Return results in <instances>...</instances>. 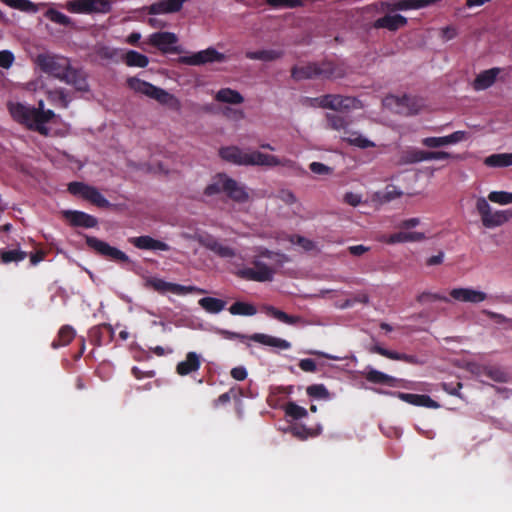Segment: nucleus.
Masks as SVG:
<instances>
[{"mask_svg":"<svg viewBox=\"0 0 512 512\" xmlns=\"http://www.w3.org/2000/svg\"><path fill=\"white\" fill-rule=\"evenodd\" d=\"M198 303L206 312L211 314L221 312L226 306L225 301L214 297L201 298Z\"/></svg>","mask_w":512,"mask_h":512,"instance_id":"33","label":"nucleus"},{"mask_svg":"<svg viewBox=\"0 0 512 512\" xmlns=\"http://www.w3.org/2000/svg\"><path fill=\"white\" fill-rule=\"evenodd\" d=\"M486 198L489 199L490 202L500 206L512 204V192L509 191L493 190L489 192Z\"/></svg>","mask_w":512,"mask_h":512,"instance_id":"36","label":"nucleus"},{"mask_svg":"<svg viewBox=\"0 0 512 512\" xmlns=\"http://www.w3.org/2000/svg\"><path fill=\"white\" fill-rule=\"evenodd\" d=\"M248 150L238 146H227L220 149L219 153L223 160L235 165L248 166Z\"/></svg>","mask_w":512,"mask_h":512,"instance_id":"20","label":"nucleus"},{"mask_svg":"<svg viewBox=\"0 0 512 512\" xmlns=\"http://www.w3.org/2000/svg\"><path fill=\"white\" fill-rule=\"evenodd\" d=\"M68 190L71 194L82 197L99 207H107L108 200L94 187L80 182L70 183Z\"/></svg>","mask_w":512,"mask_h":512,"instance_id":"10","label":"nucleus"},{"mask_svg":"<svg viewBox=\"0 0 512 512\" xmlns=\"http://www.w3.org/2000/svg\"><path fill=\"white\" fill-rule=\"evenodd\" d=\"M489 202L484 196L475 197V208L484 227L496 228L512 219V210L493 209Z\"/></svg>","mask_w":512,"mask_h":512,"instance_id":"6","label":"nucleus"},{"mask_svg":"<svg viewBox=\"0 0 512 512\" xmlns=\"http://www.w3.org/2000/svg\"><path fill=\"white\" fill-rule=\"evenodd\" d=\"M381 355L387 357V358H390V359H393V360H404V361H409L410 358L405 355V354H400V353H397V352H394V351H390V350H387V349H383V348H379L377 350Z\"/></svg>","mask_w":512,"mask_h":512,"instance_id":"57","label":"nucleus"},{"mask_svg":"<svg viewBox=\"0 0 512 512\" xmlns=\"http://www.w3.org/2000/svg\"><path fill=\"white\" fill-rule=\"evenodd\" d=\"M8 109L15 121L44 135L59 121V117L52 110L44 109L43 99L38 100L37 108L20 102H10Z\"/></svg>","mask_w":512,"mask_h":512,"instance_id":"2","label":"nucleus"},{"mask_svg":"<svg viewBox=\"0 0 512 512\" xmlns=\"http://www.w3.org/2000/svg\"><path fill=\"white\" fill-rule=\"evenodd\" d=\"M449 294L453 300L462 303L477 304L487 299L484 291L472 287L453 288Z\"/></svg>","mask_w":512,"mask_h":512,"instance_id":"14","label":"nucleus"},{"mask_svg":"<svg viewBox=\"0 0 512 512\" xmlns=\"http://www.w3.org/2000/svg\"><path fill=\"white\" fill-rule=\"evenodd\" d=\"M231 375L235 380L241 381L247 377V371L244 367H235L231 370Z\"/></svg>","mask_w":512,"mask_h":512,"instance_id":"63","label":"nucleus"},{"mask_svg":"<svg viewBox=\"0 0 512 512\" xmlns=\"http://www.w3.org/2000/svg\"><path fill=\"white\" fill-rule=\"evenodd\" d=\"M307 394L314 399H329L330 394L323 384L310 385L306 389Z\"/></svg>","mask_w":512,"mask_h":512,"instance_id":"42","label":"nucleus"},{"mask_svg":"<svg viewBox=\"0 0 512 512\" xmlns=\"http://www.w3.org/2000/svg\"><path fill=\"white\" fill-rule=\"evenodd\" d=\"M0 257L3 263L20 262L27 257L26 252L20 249L1 250Z\"/></svg>","mask_w":512,"mask_h":512,"instance_id":"40","label":"nucleus"},{"mask_svg":"<svg viewBox=\"0 0 512 512\" xmlns=\"http://www.w3.org/2000/svg\"><path fill=\"white\" fill-rule=\"evenodd\" d=\"M345 201L351 206H358L362 202V196L358 193L348 192L344 197Z\"/></svg>","mask_w":512,"mask_h":512,"instance_id":"60","label":"nucleus"},{"mask_svg":"<svg viewBox=\"0 0 512 512\" xmlns=\"http://www.w3.org/2000/svg\"><path fill=\"white\" fill-rule=\"evenodd\" d=\"M275 319L282 323L288 324V325H295L298 323H303V320L301 317L294 316V315H288L287 313H285L282 310H278Z\"/></svg>","mask_w":512,"mask_h":512,"instance_id":"49","label":"nucleus"},{"mask_svg":"<svg viewBox=\"0 0 512 512\" xmlns=\"http://www.w3.org/2000/svg\"><path fill=\"white\" fill-rule=\"evenodd\" d=\"M290 241L293 245L298 246L304 251H310L315 248V244L313 243V241L300 235L292 236Z\"/></svg>","mask_w":512,"mask_h":512,"instance_id":"47","label":"nucleus"},{"mask_svg":"<svg viewBox=\"0 0 512 512\" xmlns=\"http://www.w3.org/2000/svg\"><path fill=\"white\" fill-rule=\"evenodd\" d=\"M182 8V0H161L149 8L150 14H167L179 11Z\"/></svg>","mask_w":512,"mask_h":512,"instance_id":"29","label":"nucleus"},{"mask_svg":"<svg viewBox=\"0 0 512 512\" xmlns=\"http://www.w3.org/2000/svg\"><path fill=\"white\" fill-rule=\"evenodd\" d=\"M443 260H444V253L443 252H439L438 254L429 257L427 259L426 263L429 266H435V265L441 264L443 262Z\"/></svg>","mask_w":512,"mask_h":512,"instance_id":"64","label":"nucleus"},{"mask_svg":"<svg viewBox=\"0 0 512 512\" xmlns=\"http://www.w3.org/2000/svg\"><path fill=\"white\" fill-rule=\"evenodd\" d=\"M366 378L367 380L374 383H390L394 381V378H392L391 376L374 369H370L367 372Z\"/></svg>","mask_w":512,"mask_h":512,"instance_id":"45","label":"nucleus"},{"mask_svg":"<svg viewBox=\"0 0 512 512\" xmlns=\"http://www.w3.org/2000/svg\"><path fill=\"white\" fill-rule=\"evenodd\" d=\"M483 163L489 168H506L512 166V153H495L487 156Z\"/></svg>","mask_w":512,"mask_h":512,"instance_id":"31","label":"nucleus"},{"mask_svg":"<svg viewBox=\"0 0 512 512\" xmlns=\"http://www.w3.org/2000/svg\"><path fill=\"white\" fill-rule=\"evenodd\" d=\"M232 315L253 316L257 313L256 307L247 302H235L229 308Z\"/></svg>","mask_w":512,"mask_h":512,"instance_id":"37","label":"nucleus"},{"mask_svg":"<svg viewBox=\"0 0 512 512\" xmlns=\"http://www.w3.org/2000/svg\"><path fill=\"white\" fill-rule=\"evenodd\" d=\"M285 413L287 416L294 420H298L307 416L308 412L304 407H301L295 403H289L285 407Z\"/></svg>","mask_w":512,"mask_h":512,"instance_id":"44","label":"nucleus"},{"mask_svg":"<svg viewBox=\"0 0 512 512\" xmlns=\"http://www.w3.org/2000/svg\"><path fill=\"white\" fill-rule=\"evenodd\" d=\"M437 0H396L382 4L384 11H407L416 10L435 3Z\"/></svg>","mask_w":512,"mask_h":512,"instance_id":"19","label":"nucleus"},{"mask_svg":"<svg viewBox=\"0 0 512 512\" xmlns=\"http://www.w3.org/2000/svg\"><path fill=\"white\" fill-rule=\"evenodd\" d=\"M407 24L406 17L400 14L386 15L375 21L374 26L376 28H385L390 31H395Z\"/></svg>","mask_w":512,"mask_h":512,"instance_id":"28","label":"nucleus"},{"mask_svg":"<svg viewBox=\"0 0 512 512\" xmlns=\"http://www.w3.org/2000/svg\"><path fill=\"white\" fill-rule=\"evenodd\" d=\"M327 121L330 128L342 132V135L345 130H348L345 119L340 116L329 114L327 115Z\"/></svg>","mask_w":512,"mask_h":512,"instance_id":"46","label":"nucleus"},{"mask_svg":"<svg viewBox=\"0 0 512 512\" xmlns=\"http://www.w3.org/2000/svg\"><path fill=\"white\" fill-rule=\"evenodd\" d=\"M321 430L322 428L320 425H318L316 428H306L304 426L293 425L290 428L291 433L302 440L319 435Z\"/></svg>","mask_w":512,"mask_h":512,"instance_id":"38","label":"nucleus"},{"mask_svg":"<svg viewBox=\"0 0 512 512\" xmlns=\"http://www.w3.org/2000/svg\"><path fill=\"white\" fill-rule=\"evenodd\" d=\"M226 60V56L214 48H208L197 53H194L189 56H184L181 58V62L188 65H201L205 63L212 62H224Z\"/></svg>","mask_w":512,"mask_h":512,"instance_id":"15","label":"nucleus"},{"mask_svg":"<svg viewBox=\"0 0 512 512\" xmlns=\"http://www.w3.org/2000/svg\"><path fill=\"white\" fill-rule=\"evenodd\" d=\"M501 72L502 69L499 67H493L479 72L472 83L473 89L475 91H483L492 87L497 81Z\"/></svg>","mask_w":512,"mask_h":512,"instance_id":"17","label":"nucleus"},{"mask_svg":"<svg viewBox=\"0 0 512 512\" xmlns=\"http://www.w3.org/2000/svg\"><path fill=\"white\" fill-rule=\"evenodd\" d=\"M146 285L160 293H172L175 295H186L196 288L192 286H182L179 284L167 282L158 277H150L146 280Z\"/></svg>","mask_w":512,"mask_h":512,"instance_id":"13","label":"nucleus"},{"mask_svg":"<svg viewBox=\"0 0 512 512\" xmlns=\"http://www.w3.org/2000/svg\"><path fill=\"white\" fill-rule=\"evenodd\" d=\"M215 100L225 104L238 105L244 101L243 96L236 90L222 88L215 93Z\"/></svg>","mask_w":512,"mask_h":512,"instance_id":"32","label":"nucleus"},{"mask_svg":"<svg viewBox=\"0 0 512 512\" xmlns=\"http://www.w3.org/2000/svg\"><path fill=\"white\" fill-rule=\"evenodd\" d=\"M46 16L53 22L62 24V25H68L70 24L71 20L69 17H67L65 14L56 11V10H48L46 13Z\"/></svg>","mask_w":512,"mask_h":512,"instance_id":"50","label":"nucleus"},{"mask_svg":"<svg viewBox=\"0 0 512 512\" xmlns=\"http://www.w3.org/2000/svg\"><path fill=\"white\" fill-rule=\"evenodd\" d=\"M88 0H71L65 4V8L77 14H88Z\"/></svg>","mask_w":512,"mask_h":512,"instance_id":"43","label":"nucleus"},{"mask_svg":"<svg viewBox=\"0 0 512 512\" xmlns=\"http://www.w3.org/2000/svg\"><path fill=\"white\" fill-rule=\"evenodd\" d=\"M245 262L235 273L247 280L271 281L277 271L288 262L286 255L269 250L262 246H254L250 253L245 251Z\"/></svg>","mask_w":512,"mask_h":512,"instance_id":"1","label":"nucleus"},{"mask_svg":"<svg viewBox=\"0 0 512 512\" xmlns=\"http://www.w3.org/2000/svg\"><path fill=\"white\" fill-rule=\"evenodd\" d=\"M417 300L421 303H426V302H434L437 300H446V299L444 297H441L438 294H434L431 292H422L421 294H419L417 296Z\"/></svg>","mask_w":512,"mask_h":512,"instance_id":"58","label":"nucleus"},{"mask_svg":"<svg viewBox=\"0 0 512 512\" xmlns=\"http://www.w3.org/2000/svg\"><path fill=\"white\" fill-rule=\"evenodd\" d=\"M88 14L107 13L111 9V0H88Z\"/></svg>","mask_w":512,"mask_h":512,"instance_id":"41","label":"nucleus"},{"mask_svg":"<svg viewBox=\"0 0 512 512\" xmlns=\"http://www.w3.org/2000/svg\"><path fill=\"white\" fill-rule=\"evenodd\" d=\"M201 365V357L195 352H189L186 358L179 362L176 371L181 376H186L192 372L197 371Z\"/></svg>","mask_w":512,"mask_h":512,"instance_id":"26","label":"nucleus"},{"mask_svg":"<svg viewBox=\"0 0 512 512\" xmlns=\"http://www.w3.org/2000/svg\"><path fill=\"white\" fill-rule=\"evenodd\" d=\"M124 61L130 67L145 68L149 64V59L146 55L134 50H130L125 54Z\"/></svg>","mask_w":512,"mask_h":512,"instance_id":"35","label":"nucleus"},{"mask_svg":"<svg viewBox=\"0 0 512 512\" xmlns=\"http://www.w3.org/2000/svg\"><path fill=\"white\" fill-rule=\"evenodd\" d=\"M267 3L273 7H296L301 5V0H266Z\"/></svg>","mask_w":512,"mask_h":512,"instance_id":"54","label":"nucleus"},{"mask_svg":"<svg viewBox=\"0 0 512 512\" xmlns=\"http://www.w3.org/2000/svg\"><path fill=\"white\" fill-rule=\"evenodd\" d=\"M224 193H226L228 197L236 202L244 203L249 200V193L246 187L228 176L226 179Z\"/></svg>","mask_w":512,"mask_h":512,"instance_id":"21","label":"nucleus"},{"mask_svg":"<svg viewBox=\"0 0 512 512\" xmlns=\"http://www.w3.org/2000/svg\"><path fill=\"white\" fill-rule=\"evenodd\" d=\"M299 367L306 372H314L316 370V364L312 359H302Z\"/></svg>","mask_w":512,"mask_h":512,"instance_id":"62","label":"nucleus"},{"mask_svg":"<svg viewBox=\"0 0 512 512\" xmlns=\"http://www.w3.org/2000/svg\"><path fill=\"white\" fill-rule=\"evenodd\" d=\"M87 244L98 253L113 260L121 262H127L129 260V257L124 252L97 238H88Z\"/></svg>","mask_w":512,"mask_h":512,"instance_id":"16","label":"nucleus"},{"mask_svg":"<svg viewBox=\"0 0 512 512\" xmlns=\"http://www.w3.org/2000/svg\"><path fill=\"white\" fill-rule=\"evenodd\" d=\"M442 38L446 41L452 40L457 36V29L452 26H447L441 31Z\"/></svg>","mask_w":512,"mask_h":512,"instance_id":"61","label":"nucleus"},{"mask_svg":"<svg viewBox=\"0 0 512 512\" xmlns=\"http://www.w3.org/2000/svg\"><path fill=\"white\" fill-rule=\"evenodd\" d=\"M33 62L39 70L60 80L63 79L71 66L69 59L50 53L38 54Z\"/></svg>","mask_w":512,"mask_h":512,"instance_id":"7","label":"nucleus"},{"mask_svg":"<svg viewBox=\"0 0 512 512\" xmlns=\"http://www.w3.org/2000/svg\"><path fill=\"white\" fill-rule=\"evenodd\" d=\"M15 61V56L10 50L0 51V68L9 69Z\"/></svg>","mask_w":512,"mask_h":512,"instance_id":"51","label":"nucleus"},{"mask_svg":"<svg viewBox=\"0 0 512 512\" xmlns=\"http://www.w3.org/2000/svg\"><path fill=\"white\" fill-rule=\"evenodd\" d=\"M5 5L24 12H37V7L29 0H0Z\"/></svg>","mask_w":512,"mask_h":512,"instance_id":"39","label":"nucleus"},{"mask_svg":"<svg viewBox=\"0 0 512 512\" xmlns=\"http://www.w3.org/2000/svg\"><path fill=\"white\" fill-rule=\"evenodd\" d=\"M65 218L73 225L83 227H94L97 223L96 219L84 212L80 211H65Z\"/></svg>","mask_w":512,"mask_h":512,"instance_id":"30","label":"nucleus"},{"mask_svg":"<svg viewBox=\"0 0 512 512\" xmlns=\"http://www.w3.org/2000/svg\"><path fill=\"white\" fill-rule=\"evenodd\" d=\"M249 339L264 346L279 350H287L291 347V344L287 340L263 333H255L251 335Z\"/></svg>","mask_w":512,"mask_h":512,"instance_id":"24","label":"nucleus"},{"mask_svg":"<svg viewBox=\"0 0 512 512\" xmlns=\"http://www.w3.org/2000/svg\"><path fill=\"white\" fill-rule=\"evenodd\" d=\"M432 238L431 225L419 217H411L399 224V231L390 235L385 241L389 244L405 242H422Z\"/></svg>","mask_w":512,"mask_h":512,"instance_id":"3","label":"nucleus"},{"mask_svg":"<svg viewBox=\"0 0 512 512\" xmlns=\"http://www.w3.org/2000/svg\"><path fill=\"white\" fill-rule=\"evenodd\" d=\"M402 194V191L398 187L390 185L382 192V198L386 201H391L400 197Z\"/></svg>","mask_w":512,"mask_h":512,"instance_id":"52","label":"nucleus"},{"mask_svg":"<svg viewBox=\"0 0 512 512\" xmlns=\"http://www.w3.org/2000/svg\"><path fill=\"white\" fill-rule=\"evenodd\" d=\"M130 242L135 247L143 250L167 251L169 249V246L165 242L150 236L134 237L130 239Z\"/></svg>","mask_w":512,"mask_h":512,"instance_id":"23","label":"nucleus"},{"mask_svg":"<svg viewBox=\"0 0 512 512\" xmlns=\"http://www.w3.org/2000/svg\"><path fill=\"white\" fill-rule=\"evenodd\" d=\"M178 37L176 34L168 31L156 32L149 35L145 43L152 45L163 53H174L177 51L176 45Z\"/></svg>","mask_w":512,"mask_h":512,"instance_id":"12","label":"nucleus"},{"mask_svg":"<svg viewBox=\"0 0 512 512\" xmlns=\"http://www.w3.org/2000/svg\"><path fill=\"white\" fill-rule=\"evenodd\" d=\"M62 81L74 86L77 90L82 92L88 91L89 88L84 73L78 69L73 68L72 66H70Z\"/></svg>","mask_w":512,"mask_h":512,"instance_id":"25","label":"nucleus"},{"mask_svg":"<svg viewBox=\"0 0 512 512\" xmlns=\"http://www.w3.org/2000/svg\"><path fill=\"white\" fill-rule=\"evenodd\" d=\"M280 165H283V161L275 155L260 150H248V166L277 167Z\"/></svg>","mask_w":512,"mask_h":512,"instance_id":"18","label":"nucleus"},{"mask_svg":"<svg viewBox=\"0 0 512 512\" xmlns=\"http://www.w3.org/2000/svg\"><path fill=\"white\" fill-rule=\"evenodd\" d=\"M25 89L29 92H35V93L40 90L45 89L44 79L42 77H39L33 81L28 82L25 85Z\"/></svg>","mask_w":512,"mask_h":512,"instance_id":"56","label":"nucleus"},{"mask_svg":"<svg viewBox=\"0 0 512 512\" xmlns=\"http://www.w3.org/2000/svg\"><path fill=\"white\" fill-rule=\"evenodd\" d=\"M467 139L468 133L466 131L458 130L445 136L425 137L421 140V143L427 148L436 149L456 145L460 142L466 141Z\"/></svg>","mask_w":512,"mask_h":512,"instance_id":"11","label":"nucleus"},{"mask_svg":"<svg viewBox=\"0 0 512 512\" xmlns=\"http://www.w3.org/2000/svg\"><path fill=\"white\" fill-rule=\"evenodd\" d=\"M305 104L313 108H326L335 111H351L360 109L363 104L360 100L342 95H322L314 98H307Z\"/></svg>","mask_w":512,"mask_h":512,"instance_id":"5","label":"nucleus"},{"mask_svg":"<svg viewBox=\"0 0 512 512\" xmlns=\"http://www.w3.org/2000/svg\"><path fill=\"white\" fill-rule=\"evenodd\" d=\"M127 84L135 93L154 99L169 109L179 111L181 108V102L176 96L149 82L132 77L127 80Z\"/></svg>","mask_w":512,"mask_h":512,"instance_id":"4","label":"nucleus"},{"mask_svg":"<svg viewBox=\"0 0 512 512\" xmlns=\"http://www.w3.org/2000/svg\"><path fill=\"white\" fill-rule=\"evenodd\" d=\"M408 161L411 163L428 161V152L423 150H413L409 154Z\"/></svg>","mask_w":512,"mask_h":512,"instance_id":"55","label":"nucleus"},{"mask_svg":"<svg viewBox=\"0 0 512 512\" xmlns=\"http://www.w3.org/2000/svg\"><path fill=\"white\" fill-rule=\"evenodd\" d=\"M383 106L396 113L417 114L424 108V103L420 99L406 95H390L383 99Z\"/></svg>","mask_w":512,"mask_h":512,"instance_id":"9","label":"nucleus"},{"mask_svg":"<svg viewBox=\"0 0 512 512\" xmlns=\"http://www.w3.org/2000/svg\"><path fill=\"white\" fill-rule=\"evenodd\" d=\"M227 175L219 174L213 178L211 183L207 185L204 190V194L208 197L217 195L221 192H225Z\"/></svg>","mask_w":512,"mask_h":512,"instance_id":"34","label":"nucleus"},{"mask_svg":"<svg viewBox=\"0 0 512 512\" xmlns=\"http://www.w3.org/2000/svg\"><path fill=\"white\" fill-rule=\"evenodd\" d=\"M342 139L349 145L360 149H368L376 146L375 142L370 140L363 133L356 130H345L344 134L342 135Z\"/></svg>","mask_w":512,"mask_h":512,"instance_id":"22","label":"nucleus"},{"mask_svg":"<svg viewBox=\"0 0 512 512\" xmlns=\"http://www.w3.org/2000/svg\"><path fill=\"white\" fill-rule=\"evenodd\" d=\"M309 168L313 173L317 175H330L333 171L331 167L320 162H312L309 165Z\"/></svg>","mask_w":512,"mask_h":512,"instance_id":"53","label":"nucleus"},{"mask_svg":"<svg viewBox=\"0 0 512 512\" xmlns=\"http://www.w3.org/2000/svg\"><path fill=\"white\" fill-rule=\"evenodd\" d=\"M396 396L411 405L423 406L428 408H438L439 405L427 395L411 394V393H397Z\"/></svg>","mask_w":512,"mask_h":512,"instance_id":"27","label":"nucleus"},{"mask_svg":"<svg viewBox=\"0 0 512 512\" xmlns=\"http://www.w3.org/2000/svg\"><path fill=\"white\" fill-rule=\"evenodd\" d=\"M248 56L252 59L274 60L281 56V52L275 50H263L259 52L249 53Z\"/></svg>","mask_w":512,"mask_h":512,"instance_id":"48","label":"nucleus"},{"mask_svg":"<svg viewBox=\"0 0 512 512\" xmlns=\"http://www.w3.org/2000/svg\"><path fill=\"white\" fill-rule=\"evenodd\" d=\"M59 337L63 345L68 344L74 337V331L72 328L64 327L60 330Z\"/></svg>","mask_w":512,"mask_h":512,"instance_id":"59","label":"nucleus"},{"mask_svg":"<svg viewBox=\"0 0 512 512\" xmlns=\"http://www.w3.org/2000/svg\"><path fill=\"white\" fill-rule=\"evenodd\" d=\"M199 241L203 246L218 256L227 259L228 262L234 266L235 271L242 266V262H245L244 255L246 250L236 251L229 245L219 242L210 236L201 237Z\"/></svg>","mask_w":512,"mask_h":512,"instance_id":"8","label":"nucleus"}]
</instances>
